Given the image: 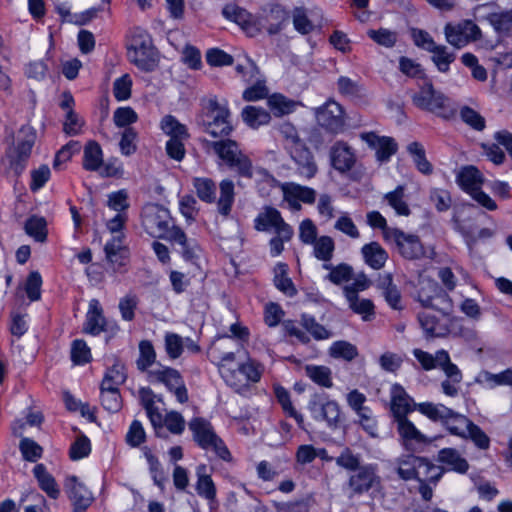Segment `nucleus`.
I'll return each mask as SVG.
<instances>
[{"mask_svg": "<svg viewBox=\"0 0 512 512\" xmlns=\"http://www.w3.org/2000/svg\"><path fill=\"white\" fill-rule=\"evenodd\" d=\"M220 196L217 200L218 212L228 216L235 200V185L230 179H223L219 183Z\"/></svg>", "mask_w": 512, "mask_h": 512, "instance_id": "29", "label": "nucleus"}, {"mask_svg": "<svg viewBox=\"0 0 512 512\" xmlns=\"http://www.w3.org/2000/svg\"><path fill=\"white\" fill-rule=\"evenodd\" d=\"M71 361L75 365H84L92 359L90 348L83 339H75L71 344Z\"/></svg>", "mask_w": 512, "mask_h": 512, "instance_id": "59", "label": "nucleus"}, {"mask_svg": "<svg viewBox=\"0 0 512 512\" xmlns=\"http://www.w3.org/2000/svg\"><path fill=\"white\" fill-rule=\"evenodd\" d=\"M446 100L445 95L437 91L430 81L424 82L419 91L412 95V102L417 108L438 113L443 117H446V115L439 113V111L445 108Z\"/></svg>", "mask_w": 512, "mask_h": 512, "instance_id": "9", "label": "nucleus"}, {"mask_svg": "<svg viewBox=\"0 0 512 512\" xmlns=\"http://www.w3.org/2000/svg\"><path fill=\"white\" fill-rule=\"evenodd\" d=\"M141 451L148 463L149 473L154 484L163 490L164 483L167 479L159 459L153 454L152 450L148 446L141 447Z\"/></svg>", "mask_w": 512, "mask_h": 512, "instance_id": "34", "label": "nucleus"}, {"mask_svg": "<svg viewBox=\"0 0 512 512\" xmlns=\"http://www.w3.org/2000/svg\"><path fill=\"white\" fill-rule=\"evenodd\" d=\"M64 489L73 504L91 505L93 501L91 492L76 476H68L65 479Z\"/></svg>", "mask_w": 512, "mask_h": 512, "instance_id": "21", "label": "nucleus"}, {"mask_svg": "<svg viewBox=\"0 0 512 512\" xmlns=\"http://www.w3.org/2000/svg\"><path fill=\"white\" fill-rule=\"evenodd\" d=\"M501 38H509L512 33V9L490 12L483 16Z\"/></svg>", "mask_w": 512, "mask_h": 512, "instance_id": "22", "label": "nucleus"}, {"mask_svg": "<svg viewBox=\"0 0 512 512\" xmlns=\"http://www.w3.org/2000/svg\"><path fill=\"white\" fill-rule=\"evenodd\" d=\"M229 117L230 112L225 106L220 105L216 99H210L203 119L205 131L213 137L228 136L232 131Z\"/></svg>", "mask_w": 512, "mask_h": 512, "instance_id": "4", "label": "nucleus"}, {"mask_svg": "<svg viewBox=\"0 0 512 512\" xmlns=\"http://www.w3.org/2000/svg\"><path fill=\"white\" fill-rule=\"evenodd\" d=\"M106 318L103 314V308L98 299H91L89 301L88 311L83 326V331L86 334L97 336L106 331Z\"/></svg>", "mask_w": 512, "mask_h": 512, "instance_id": "16", "label": "nucleus"}, {"mask_svg": "<svg viewBox=\"0 0 512 512\" xmlns=\"http://www.w3.org/2000/svg\"><path fill=\"white\" fill-rule=\"evenodd\" d=\"M361 139L375 151L376 159L381 163L388 162L398 150V145L392 137L379 136L375 132H368L361 134Z\"/></svg>", "mask_w": 512, "mask_h": 512, "instance_id": "12", "label": "nucleus"}, {"mask_svg": "<svg viewBox=\"0 0 512 512\" xmlns=\"http://www.w3.org/2000/svg\"><path fill=\"white\" fill-rule=\"evenodd\" d=\"M328 353L334 359H342L348 362L354 360L359 355L358 348L345 340L333 342L329 347Z\"/></svg>", "mask_w": 512, "mask_h": 512, "instance_id": "41", "label": "nucleus"}, {"mask_svg": "<svg viewBox=\"0 0 512 512\" xmlns=\"http://www.w3.org/2000/svg\"><path fill=\"white\" fill-rule=\"evenodd\" d=\"M470 422L471 420L465 415L457 413L451 409V413L447 415L443 425L450 432V434L461 437Z\"/></svg>", "mask_w": 512, "mask_h": 512, "instance_id": "52", "label": "nucleus"}, {"mask_svg": "<svg viewBox=\"0 0 512 512\" xmlns=\"http://www.w3.org/2000/svg\"><path fill=\"white\" fill-rule=\"evenodd\" d=\"M288 151L299 176L309 180L317 174L318 166L315 158L298 136L292 137V143Z\"/></svg>", "mask_w": 512, "mask_h": 512, "instance_id": "7", "label": "nucleus"}, {"mask_svg": "<svg viewBox=\"0 0 512 512\" xmlns=\"http://www.w3.org/2000/svg\"><path fill=\"white\" fill-rule=\"evenodd\" d=\"M431 53V60L441 73H447L450 70V64L456 59V54L449 52L444 45H438Z\"/></svg>", "mask_w": 512, "mask_h": 512, "instance_id": "48", "label": "nucleus"}, {"mask_svg": "<svg viewBox=\"0 0 512 512\" xmlns=\"http://www.w3.org/2000/svg\"><path fill=\"white\" fill-rule=\"evenodd\" d=\"M164 347L170 359H178L184 350V338L179 334L167 332L164 336Z\"/></svg>", "mask_w": 512, "mask_h": 512, "instance_id": "60", "label": "nucleus"}, {"mask_svg": "<svg viewBox=\"0 0 512 512\" xmlns=\"http://www.w3.org/2000/svg\"><path fill=\"white\" fill-rule=\"evenodd\" d=\"M243 121L251 128H258L270 122L271 116L265 109L256 106H246L242 111Z\"/></svg>", "mask_w": 512, "mask_h": 512, "instance_id": "42", "label": "nucleus"}, {"mask_svg": "<svg viewBox=\"0 0 512 512\" xmlns=\"http://www.w3.org/2000/svg\"><path fill=\"white\" fill-rule=\"evenodd\" d=\"M301 325L311 334L315 340H326L332 337V332L318 323L314 316L309 314L301 315Z\"/></svg>", "mask_w": 512, "mask_h": 512, "instance_id": "49", "label": "nucleus"}, {"mask_svg": "<svg viewBox=\"0 0 512 512\" xmlns=\"http://www.w3.org/2000/svg\"><path fill=\"white\" fill-rule=\"evenodd\" d=\"M161 129L170 138H188L189 134L185 125L181 124L174 116L166 115L161 121Z\"/></svg>", "mask_w": 512, "mask_h": 512, "instance_id": "61", "label": "nucleus"}, {"mask_svg": "<svg viewBox=\"0 0 512 512\" xmlns=\"http://www.w3.org/2000/svg\"><path fill=\"white\" fill-rule=\"evenodd\" d=\"M416 409L423 415L427 416L433 421L444 422L447 415L451 413V409L443 404H434L431 402H423L415 404Z\"/></svg>", "mask_w": 512, "mask_h": 512, "instance_id": "50", "label": "nucleus"}, {"mask_svg": "<svg viewBox=\"0 0 512 512\" xmlns=\"http://www.w3.org/2000/svg\"><path fill=\"white\" fill-rule=\"evenodd\" d=\"M238 177L251 179L255 173L262 177H270L265 169H255L252 161L248 156H241L240 161L235 164L231 169Z\"/></svg>", "mask_w": 512, "mask_h": 512, "instance_id": "58", "label": "nucleus"}, {"mask_svg": "<svg viewBox=\"0 0 512 512\" xmlns=\"http://www.w3.org/2000/svg\"><path fill=\"white\" fill-rule=\"evenodd\" d=\"M282 220L281 213L277 209L267 207L264 212L255 218V229L258 231H269L273 228L275 230L279 223H282Z\"/></svg>", "mask_w": 512, "mask_h": 512, "instance_id": "40", "label": "nucleus"}, {"mask_svg": "<svg viewBox=\"0 0 512 512\" xmlns=\"http://www.w3.org/2000/svg\"><path fill=\"white\" fill-rule=\"evenodd\" d=\"M189 429L193 433L195 442L205 450L209 449V444L217 436L209 421L204 418H194L189 422Z\"/></svg>", "mask_w": 512, "mask_h": 512, "instance_id": "20", "label": "nucleus"}, {"mask_svg": "<svg viewBox=\"0 0 512 512\" xmlns=\"http://www.w3.org/2000/svg\"><path fill=\"white\" fill-rule=\"evenodd\" d=\"M378 480L376 466L366 464L354 471V474L349 477L348 486L354 494L361 495L368 492Z\"/></svg>", "mask_w": 512, "mask_h": 512, "instance_id": "15", "label": "nucleus"}, {"mask_svg": "<svg viewBox=\"0 0 512 512\" xmlns=\"http://www.w3.org/2000/svg\"><path fill=\"white\" fill-rule=\"evenodd\" d=\"M47 223L43 217L32 216L25 223V232L37 242H44L47 238Z\"/></svg>", "mask_w": 512, "mask_h": 512, "instance_id": "57", "label": "nucleus"}, {"mask_svg": "<svg viewBox=\"0 0 512 512\" xmlns=\"http://www.w3.org/2000/svg\"><path fill=\"white\" fill-rule=\"evenodd\" d=\"M139 357L136 360L137 369L141 372H147L156 362V351L151 341L142 340L139 342Z\"/></svg>", "mask_w": 512, "mask_h": 512, "instance_id": "44", "label": "nucleus"}, {"mask_svg": "<svg viewBox=\"0 0 512 512\" xmlns=\"http://www.w3.org/2000/svg\"><path fill=\"white\" fill-rule=\"evenodd\" d=\"M268 106L277 117L288 115L295 110L296 102L282 94H273L267 100Z\"/></svg>", "mask_w": 512, "mask_h": 512, "instance_id": "47", "label": "nucleus"}, {"mask_svg": "<svg viewBox=\"0 0 512 512\" xmlns=\"http://www.w3.org/2000/svg\"><path fill=\"white\" fill-rule=\"evenodd\" d=\"M196 475L197 482L195 489L197 494L208 501L215 500L216 487L211 476L207 474L206 465H199L197 467Z\"/></svg>", "mask_w": 512, "mask_h": 512, "instance_id": "31", "label": "nucleus"}, {"mask_svg": "<svg viewBox=\"0 0 512 512\" xmlns=\"http://www.w3.org/2000/svg\"><path fill=\"white\" fill-rule=\"evenodd\" d=\"M129 58L131 63L144 72H153L158 67V53L145 31L139 30L133 35Z\"/></svg>", "mask_w": 512, "mask_h": 512, "instance_id": "3", "label": "nucleus"}, {"mask_svg": "<svg viewBox=\"0 0 512 512\" xmlns=\"http://www.w3.org/2000/svg\"><path fill=\"white\" fill-rule=\"evenodd\" d=\"M103 163L102 149L96 141H89L84 148L83 167L88 171H97Z\"/></svg>", "mask_w": 512, "mask_h": 512, "instance_id": "36", "label": "nucleus"}, {"mask_svg": "<svg viewBox=\"0 0 512 512\" xmlns=\"http://www.w3.org/2000/svg\"><path fill=\"white\" fill-rule=\"evenodd\" d=\"M378 288L381 290L382 296L392 309L401 310L403 308L401 292L396 284L393 283L391 274H386L379 279Z\"/></svg>", "mask_w": 512, "mask_h": 512, "instance_id": "23", "label": "nucleus"}, {"mask_svg": "<svg viewBox=\"0 0 512 512\" xmlns=\"http://www.w3.org/2000/svg\"><path fill=\"white\" fill-rule=\"evenodd\" d=\"M314 256L321 261L329 262L335 249L334 240L330 236H321L313 243Z\"/></svg>", "mask_w": 512, "mask_h": 512, "instance_id": "55", "label": "nucleus"}, {"mask_svg": "<svg viewBox=\"0 0 512 512\" xmlns=\"http://www.w3.org/2000/svg\"><path fill=\"white\" fill-rule=\"evenodd\" d=\"M331 165L341 173L351 170L355 164V155L345 142L337 141L330 149Z\"/></svg>", "mask_w": 512, "mask_h": 512, "instance_id": "17", "label": "nucleus"}, {"mask_svg": "<svg viewBox=\"0 0 512 512\" xmlns=\"http://www.w3.org/2000/svg\"><path fill=\"white\" fill-rule=\"evenodd\" d=\"M386 240L393 242L399 254L407 260H419L425 256V249L417 235L397 230H388Z\"/></svg>", "mask_w": 512, "mask_h": 512, "instance_id": "5", "label": "nucleus"}, {"mask_svg": "<svg viewBox=\"0 0 512 512\" xmlns=\"http://www.w3.org/2000/svg\"><path fill=\"white\" fill-rule=\"evenodd\" d=\"M150 382L162 383L173 392L180 403L188 401V391L180 372L172 367H161L148 371Z\"/></svg>", "mask_w": 512, "mask_h": 512, "instance_id": "6", "label": "nucleus"}, {"mask_svg": "<svg viewBox=\"0 0 512 512\" xmlns=\"http://www.w3.org/2000/svg\"><path fill=\"white\" fill-rule=\"evenodd\" d=\"M404 186L399 185L393 191L385 194L384 199L400 216H409L411 211L404 200Z\"/></svg>", "mask_w": 512, "mask_h": 512, "instance_id": "45", "label": "nucleus"}, {"mask_svg": "<svg viewBox=\"0 0 512 512\" xmlns=\"http://www.w3.org/2000/svg\"><path fill=\"white\" fill-rule=\"evenodd\" d=\"M408 152L413 158L417 169L423 174L432 173V165L427 160L425 150L419 142H412L407 147Z\"/></svg>", "mask_w": 512, "mask_h": 512, "instance_id": "53", "label": "nucleus"}, {"mask_svg": "<svg viewBox=\"0 0 512 512\" xmlns=\"http://www.w3.org/2000/svg\"><path fill=\"white\" fill-rule=\"evenodd\" d=\"M361 253L365 263L375 270L383 268L388 259V253L378 242L365 244Z\"/></svg>", "mask_w": 512, "mask_h": 512, "instance_id": "24", "label": "nucleus"}, {"mask_svg": "<svg viewBox=\"0 0 512 512\" xmlns=\"http://www.w3.org/2000/svg\"><path fill=\"white\" fill-rule=\"evenodd\" d=\"M460 438L470 440L480 450H487L490 447L489 436L475 423L472 421L464 430L463 435Z\"/></svg>", "mask_w": 512, "mask_h": 512, "instance_id": "46", "label": "nucleus"}, {"mask_svg": "<svg viewBox=\"0 0 512 512\" xmlns=\"http://www.w3.org/2000/svg\"><path fill=\"white\" fill-rule=\"evenodd\" d=\"M413 399L407 394L400 384L391 387V411L396 421L407 418L412 409Z\"/></svg>", "mask_w": 512, "mask_h": 512, "instance_id": "19", "label": "nucleus"}, {"mask_svg": "<svg viewBox=\"0 0 512 512\" xmlns=\"http://www.w3.org/2000/svg\"><path fill=\"white\" fill-rule=\"evenodd\" d=\"M274 284L278 290H280L287 296L292 297L297 293V290L292 280L289 277H287V265L284 263H279L276 266Z\"/></svg>", "mask_w": 512, "mask_h": 512, "instance_id": "51", "label": "nucleus"}, {"mask_svg": "<svg viewBox=\"0 0 512 512\" xmlns=\"http://www.w3.org/2000/svg\"><path fill=\"white\" fill-rule=\"evenodd\" d=\"M218 370L225 383L236 393L245 394L249 391V384L245 382L239 368L235 370L228 367V365L218 364Z\"/></svg>", "mask_w": 512, "mask_h": 512, "instance_id": "30", "label": "nucleus"}, {"mask_svg": "<svg viewBox=\"0 0 512 512\" xmlns=\"http://www.w3.org/2000/svg\"><path fill=\"white\" fill-rule=\"evenodd\" d=\"M457 183L464 191L471 194L481 187L483 183L482 174L474 166H465L457 175Z\"/></svg>", "mask_w": 512, "mask_h": 512, "instance_id": "27", "label": "nucleus"}, {"mask_svg": "<svg viewBox=\"0 0 512 512\" xmlns=\"http://www.w3.org/2000/svg\"><path fill=\"white\" fill-rule=\"evenodd\" d=\"M317 123L333 134L343 132L345 127L344 111L340 104L333 100L327 101L316 109Z\"/></svg>", "mask_w": 512, "mask_h": 512, "instance_id": "10", "label": "nucleus"}, {"mask_svg": "<svg viewBox=\"0 0 512 512\" xmlns=\"http://www.w3.org/2000/svg\"><path fill=\"white\" fill-rule=\"evenodd\" d=\"M505 370L499 373H491L487 370H482L475 378V382L488 388L494 389L497 386H506Z\"/></svg>", "mask_w": 512, "mask_h": 512, "instance_id": "64", "label": "nucleus"}, {"mask_svg": "<svg viewBox=\"0 0 512 512\" xmlns=\"http://www.w3.org/2000/svg\"><path fill=\"white\" fill-rule=\"evenodd\" d=\"M305 374L309 377L315 384L324 387V388H332V371L329 367L324 365H306L305 366Z\"/></svg>", "mask_w": 512, "mask_h": 512, "instance_id": "38", "label": "nucleus"}, {"mask_svg": "<svg viewBox=\"0 0 512 512\" xmlns=\"http://www.w3.org/2000/svg\"><path fill=\"white\" fill-rule=\"evenodd\" d=\"M437 461L448 467V470L465 474L469 469V464L461 456L458 450L454 448H443L438 452Z\"/></svg>", "mask_w": 512, "mask_h": 512, "instance_id": "25", "label": "nucleus"}, {"mask_svg": "<svg viewBox=\"0 0 512 512\" xmlns=\"http://www.w3.org/2000/svg\"><path fill=\"white\" fill-rule=\"evenodd\" d=\"M344 295L349 303V307L357 314L363 315V318L366 320L367 315H371L374 313V305L369 299H360L358 294L355 293L354 288L352 287H344L343 288Z\"/></svg>", "mask_w": 512, "mask_h": 512, "instance_id": "35", "label": "nucleus"}, {"mask_svg": "<svg viewBox=\"0 0 512 512\" xmlns=\"http://www.w3.org/2000/svg\"><path fill=\"white\" fill-rule=\"evenodd\" d=\"M19 449L24 460L28 462H36L42 457V447L30 438H22L19 443Z\"/></svg>", "mask_w": 512, "mask_h": 512, "instance_id": "63", "label": "nucleus"}, {"mask_svg": "<svg viewBox=\"0 0 512 512\" xmlns=\"http://www.w3.org/2000/svg\"><path fill=\"white\" fill-rule=\"evenodd\" d=\"M193 187L198 198L205 203H214L216 201L217 186L215 182L207 177H195Z\"/></svg>", "mask_w": 512, "mask_h": 512, "instance_id": "37", "label": "nucleus"}, {"mask_svg": "<svg viewBox=\"0 0 512 512\" xmlns=\"http://www.w3.org/2000/svg\"><path fill=\"white\" fill-rule=\"evenodd\" d=\"M283 195L297 199L305 204H313L316 200V191L308 186H302L294 182H286L281 185Z\"/></svg>", "mask_w": 512, "mask_h": 512, "instance_id": "32", "label": "nucleus"}, {"mask_svg": "<svg viewBox=\"0 0 512 512\" xmlns=\"http://www.w3.org/2000/svg\"><path fill=\"white\" fill-rule=\"evenodd\" d=\"M337 466L347 470V471H356L363 465H361V456L360 454L354 453L349 447H345L342 449L340 454L334 459Z\"/></svg>", "mask_w": 512, "mask_h": 512, "instance_id": "56", "label": "nucleus"}, {"mask_svg": "<svg viewBox=\"0 0 512 512\" xmlns=\"http://www.w3.org/2000/svg\"><path fill=\"white\" fill-rule=\"evenodd\" d=\"M142 225L145 231L154 238L170 240L174 231L170 211L156 203H148L142 208Z\"/></svg>", "mask_w": 512, "mask_h": 512, "instance_id": "2", "label": "nucleus"}, {"mask_svg": "<svg viewBox=\"0 0 512 512\" xmlns=\"http://www.w3.org/2000/svg\"><path fill=\"white\" fill-rule=\"evenodd\" d=\"M438 367L441 368L446 375V379L452 380L453 382L462 381V372L458 366L451 362L449 353L441 349L438 355Z\"/></svg>", "mask_w": 512, "mask_h": 512, "instance_id": "54", "label": "nucleus"}, {"mask_svg": "<svg viewBox=\"0 0 512 512\" xmlns=\"http://www.w3.org/2000/svg\"><path fill=\"white\" fill-rule=\"evenodd\" d=\"M418 321L428 337H444L450 331L448 317L443 316L440 319L430 312L424 311L418 313Z\"/></svg>", "mask_w": 512, "mask_h": 512, "instance_id": "18", "label": "nucleus"}, {"mask_svg": "<svg viewBox=\"0 0 512 512\" xmlns=\"http://www.w3.org/2000/svg\"><path fill=\"white\" fill-rule=\"evenodd\" d=\"M35 140L36 131L34 128L29 125L22 126L17 137L14 150L15 155L11 159V167L17 175H20L24 171Z\"/></svg>", "mask_w": 512, "mask_h": 512, "instance_id": "8", "label": "nucleus"}, {"mask_svg": "<svg viewBox=\"0 0 512 512\" xmlns=\"http://www.w3.org/2000/svg\"><path fill=\"white\" fill-rule=\"evenodd\" d=\"M210 147L225 164L242 152L238 143L231 139L213 141L210 143Z\"/></svg>", "mask_w": 512, "mask_h": 512, "instance_id": "43", "label": "nucleus"}, {"mask_svg": "<svg viewBox=\"0 0 512 512\" xmlns=\"http://www.w3.org/2000/svg\"><path fill=\"white\" fill-rule=\"evenodd\" d=\"M238 368L247 384L249 382H259L264 371L263 366L252 359H248L245 363L240 364Z\"/></svg>", "mask_w": 512, "mask_h": 512, "instance_id": "62", "label": "nucleus"}, {"mask_svg": "<svg viewBox=\"0 0 512 512\" xmlns=\"http://www.w3.org/2000/svg\"><path fill=\"white\" fill-rule=\"evenodd\" d=\"M396 422L398 433L407 450L420 452L431 442V440L421 433L408 418Z\"/></svg>", "mask_w": 512, "mask_h": 512, "instance_id": "13", "label": "nucleus"}, {"mask_svg": "<svg viewBox=\"0 0 512 512\" xmlns=\"http://www.w3.org/2000/svg\"><path fill=\"white\" fill-rule=\"evenodd\" d=\"M289 19V12L280 4H271L263 8L260 24L268 34H278Z\"/></svg>", "mask_w": 512, "mask_h": 512, "instance_id": "14", "label": "nucleus"}, {"mask_svg": "<svg viewBox=\"0 0 512 512\" xmlns=\"http://www.w3.org/2000/svg\"><path fill=\"white\" fill-rule=\"evenodd\" d=\"M34 477L37 479L39 487L50 498L57 499L60 495V489L55 478L47 471L44 464H37L33 468Z\"/></svg>", "mask_w": 512, "mask_h": 512, "instance_id": "26", "label": "nucleus"}, {"mask_svg": "<svg viewBox=\"0 0 512 512\" xmlns=\"http://www.w3.org/2000/svg\"><path fill=\"white\" fill-rule=\"evenodd\" d=\"M428 288L434 293L432 305L429 308L434 309L444 317H449L452 312L453 304L449 295L439 286L438 283H429Z\"/></svg>", "mask_w": 512, "mask_h": 512, "instance_id": "33", "label": "nucleus"}, {"mask_svg": "<svg viewBox=\"0 0 512 512\" xmlns=\"http://www.w3.org/2000/svg\"><path fill=\"white\" fill-rule=\"evenodd\" d=\"M107 260L112 264L115 271H119L121 267L126 265L127 250L122 246L120 238L114 237L104 246Z\"/></svg>", "mask_w": 512, "mask_h": 512, "instance_id": "28", "label": "nucleus"}, {"mask_svg": "<svg viewBox=\"0 0 512 512\" xmlns=\"http://www.w3.org/2000/svg\"><path fill=\"white\" fill-rule=\"evenodd\" d=\"M169 241L178 246L177 251L186 262L198 265V261L202 256V249L195 239L188 238L181 228L174 227Z\"/></svg>", "mask_w": 512, "mask_h": 512, "instance_id": "11", "label": "nucleus"}, {"mask_svg": "<svg viewBox=\"0 0 512 512\" xmlns=\"http://www.w3.org/2000/svg\"><path fill=\"white\" fill-rule=\"evenodd\" d=\"M307 410L314 421L324 423L330 430H337L342 425L343 419L339 403L324 392L314 393L310 396Z\"/></svg>", "mask_w": 512, "mask_h": 512, "instance_id": "1", "label": "nucleus"}, {"mask_svg": "<svg viewBox=\"0 0 512 512\" xmlns=\"http://www.w3.org/2000/svg\"><path fill=\"white\" fill-rule=\"evenodd\" d=\"M420 457L415 455H403L397 459V474L404 480H416L417 477V463H419Z\"/></svg>", "mask_w": 512, "mask_h": 512, "instance_id": "39", "label": "nucleus"}]
</instances>
